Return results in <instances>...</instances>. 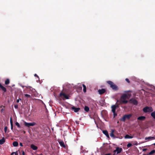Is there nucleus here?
Masks as SVG:
<instances>
[{
  "label": "nucleus",
  "mask_w": 155,
  "mask_h": 155,
  "mask_svg": "<svg viewBox=\"0 0 155 155\" xmlns=\"http://www.w3.org/2000/svg\"><path fill=\"white\" fill-rule=\"evenodd\" d=\"M14 107L16 109H17L18 108V105L17 104H16V105H14Z\"/></svg>",
  "instance_id": "obj_36"
},
{
  "label": "nucleus",
  "mask_w": 155,
  "mask_h": 155,
  "mask_svg": "<svg viewBox=\"0 0 155 155\" xmlns=\"http://www.w3.org/2000/svg\"><path fill=\"white\" fill-rule=\"evenodd\" d=\"M145 140H146L147 141H149L153 140H155V135L153 137L150 136L148 137H146L145 138Z\"/></svg>",
  "instance_id": "obj_8"
},
{
  "label": "nucleus",
  "mask_w": 155,
  "mask_h": 155,
  "mask_svg": "<svg viewBox=\"0 0 155 155\" xmlns=\"http://www.w3.org/2000/svg\"><path fill=\"white\" fill-rule=\"evenodd\" d=\"M126 119H127L126 118L125 116L124 115L122 117V118L120 119V120L123 122H125Z\"/></svg>",
  "instance_id": "obj_22"
},
{
  "label": "nucleus",
  "mask_w": 155,
  "mask_h": 155,
  "mask_svg": "<svg viewBox=\"0 0 155 155\" xmlns=\"http://www.w3.org/2000/svg\"><path fill=\"white\" fill-rule=\"evenodd\" d=\"M15 85H13L12 86H14Z\"/></svg>",
  "instance_id": "obj_51"
},
{
  "label": "nucleus",
  "mask_w": 155,
  "mask_h": 155,
  "mask_svg": "<svg viewBox=\"0 0 155 155\" xmlns=\"http://www.w3.org/2000/svg\"><path fill=\"white\" fill-rule=\"evenodd\" d=\"M153 87L154 88V89L155 88V87H154V86H153Z\"/></svg>",
  "instance_id": "obj_49"
},
{
  "label": "nucleus",
  "mask_w": 155,
  "mask_h": 155,
  "mask_svg": "<svg viewBox=\"0 0 155 155\" xmlns=\"http://www.w3.org/2000/svg\"><path fill=\"white\" fill-rule=\"evenodd\" d=\"M11 155H14V153H12L11 154Z\"/></svg>",
  "instance_id": "obj_45"
},
{
  "label": "nucleus",
  "mask_w": 155,
  "mask_h": 155,
  "mask_svg": "<svg viewBox=\"0 0 155 155\" xmlns=\"http://www.w3.org/2000/svg\"><path fill=\"white\" fill-rule=\"evenodd\" d=\"M122 96L120 97L119 102L120 103L127 104L129 99L132 96V91L130 90L125 91L124 92Z\"/></svg>",
  "instance_id": "obj_1"
},
{
  "label": "nucleus",
  "mask_w": 155,
  "mask_h": 155,
  "mask_svg": "<svg viewBox=\"0 0 155 155\" xmlns=\"http://www.w3.org/2000/svg\"><path fill=\"white\" fill-rule=\"evenodd\" d=\"M31 147L34 150H37L38 149V147L37 146L33 144L31 145Z\"/></svg>",
  "instance_id": "obj_17"
},
{
  "label": "nucleus",
  "mask_w": 155,
  "mask_h": 155,
  "mask_svg": "<svg viewBox=\"0 0 155 155\" xmlns=\"http://www.w3.org/2000/svg\"><path fill=\"white\" fill-rule=\"evenodd\" d=\"M122 150L121 148L117 147L115 150L114 151V155H116L117 154L120 153L122 151Z\"/></svg>",
  "instance_id": "obj_4"
},
{
  "label": "nucleus",
  "mask_w": 155,
  "mask_h": 155,
  "mask_svg": "<svg viewBox=\"0 0 155 155\" xmlns=\"http://www.w3.org/2000/svg\"><path fill=\"white\" fill-rule=\"evenodd\" d=\"M20 145L21 147H22L23 146L22 143H20Z\"/></svg>",
  "instance_id": "obj_41"
},
{
  "label": "nucleus",
  "mask_w": 155,
  "mask_h": 155,
  "mask_svg": "<svg viewBox=\"0 0 155 155\" xmlns=\"http://www.w3.org/2000/svg\"><path fill=\"white\" fill-rule=\"evenodd\" d=\"M21 87H22L23 88H24V87H25L24 86H21Z\"/></svg>",
  "instance_id": "obj_46"
},
{
  "label": "nucleus",
  "mask_w": 155,
  "mask_h": 155,
  "mask_svg": "<svg viewBox=\"0 0 155 155\" xmlns=\"http://www.w3.org/2000/svg\"><path fill=\"white\" fill-rule=\"evenodd\" d=\"M125 80L126 81H127L128 83H129L130 82L128 78H126L125 79Z\"/></svg>",
  "instance_id": "obj_35"
},
{
  "label": "nucleus",
  "mask_w": 155,
  "mask_h": 155,
  "mask_svg": "<svg viewBox=\"0 0 155 155\" xmlns=\"http://www.w3.org/2000/svg\"><path fill=\"white\" fill-rule=\"evenodd\" d=\"M106 91V90L105 89H99L98 91V92L99 93V94H100L101 95L104 93H105V92Z\"/></svg>",
  "instance_id": "obj_9"
},
{
  "label": "nucleus",
  "mask_w": 155,
  "mask_h": 155,
  "mask_svg": "<svg viewBox=\"0 0 155 155\" xmlns=\"http://www.w3.org/2000/svg\"><path fill=\"white\" fill-rule=\"evenodd\" d=\"M143 155H148V154H143Z\"/></svg>",
  "instance_id": "obj_48"
},
{
  "label": "nucleus",
  "mask_w": 155,
  "mask_h": 155,
  "mask_svg": "<svg viewBox=\"0 0 155 155\" xmlns=\"http://www.w3.org/2000/svg\"><path fill=\"white\" fill-rule=\"evenodd\" d=\"M134 144L135 145H137L138 144L137 143V141H135V143Z\"/></svg>",
  "instance_id": "obj_40"
},
{
  "label": "nucleus",
  "mask_w": 155,
  "mask_h": 155,
  "mask_svg": "<svg viewBox=\"0 0 155 155\" xmlns=\"http://www.w3.org/2000/svg\"><path fill=\"white\" fill-rule=\"evenodd\" d=\"M151 116L155 119V111L152 112L151 114Z\"/></svg>",
  "instance_id": "obj_25"
},
{
  "label": "nucleus",
  "mask_w": 155,
  "mask_h": 155,
  "mask_svg": "<svg viewBox=\"0 0 155 155\" xmlns=\"http://www.w3.org/2000/svg\"><path fill=\"white\" fill-rule=\"evenodd\" d=\"M105 155H110V153H109L107 154H105Z\"/></svg>",
  "instance_id": "obj_43"
},
{
  "label": "nucleus",
  "mask_w": 155,
  "mask_h": 155,
  "mask_svg": "<svg viewBox=\"0 0 155 155\" xmlns=\"http://www.w3.org/2000/svg\"><path fill=\"white\" fill-rule=\"evenodd\" d=\"M102 132L103 133V134L106 136L107 138H109V136L108 134V132L107 130H104Z\"/></svg>",
  "instance_id": "obj_12"
},
{
  "label": "nucleus",
  "mask_w": 155,
  "mask_h": 155,
  "mask_svg": "<svg viewBox=\"0 0 155 155\" xmlns=\"http://www.w3.org/2000/svg\"><path fill=\"white\" fill-rule=\"evenodd\" d=\"M0 88L2 89V90L4 92H6L7 90L6 88L3 86L2 85L0 86Z\"/></svg>",
  "instance_id": "obj_15"
},
{
  "label": "nucleus",
  "mask_w": 155,
  "mask_h": 155,
  "mask_svg": "<svg viewBox=\"0 0 155 155\" xmlns=\"http://www.w3.org/2000/svg\"><path fill=\"white\" fill-rule=\"evenodd\" d=\"M3 111H4V109L2 108L1 109V111L2 112Z\"/></svg>",
  "instance_id": "obj_44"
},
{
  "label": "nucleus",
  "mask_w": 155,
  "mask_h": 155,
  "mask_svg": "<svg viewBox=\"0 0 155 155\" xmlns=\"http://www.w3.org/2000/svg\"><path fill=\"white\" fill-rule=\"evenodd\" d=\"M15 125L18 127L20 128V125H19V124L18 122H16L15 123Z\"/></svg>",
  "instance_id": "obj_31"
},
{
  "label": "nucleus",
  "mask_w": 155,
  "mask_h": 155,
  "mask_svg": "<svg viewBox=\"0 0 155 155\" xmlns=\"http://www.w3.org/2000/svg\"><path fill=\"white\" fill-rule=\"evenodd\" d=\"M133 137V136H130L128 134H127L125 136L124 138L125 139H131Z\"/></svg>",
  "instance_id": "obj_18"
},
{
  "label": "nucleus",
  "mask_w": 155,
  "mask_h": 155,
  "mask_svg": "<svg viewBox=\"0 0 155 155\" xmlns=\"http://www.w3.org/2000/svg\"><path fill=\"white\" fill-rule=\"evenodd\" d=\"M7 129V127H5L4 128V131H5V133L6 132Z\"/></svg>",
  "instance_id": "obj_34"
},
{
  "label": "nucleus",
  "mask_w": 155,
  "mask_h": 155,
  "mask_svg": "<svg viewBox=\"0 0 155 155\" xmlns=\"http://www.w3.org/2000/svg\"><path fill=\"white\" fill-rule=\"evenodd\" d=\"M13 153H14V155H18V153L17 151L13 152Z\"/></svg>",
  "instance_id": "obj_33"
},
{
  "label": "nucleus",
  "mask_w": 155,
  "mask_h": 155,
  "mask_svg": "<svg viewBox=\"0 0 155 155\" xmlns=\"http://www.w3.org/2000/svg\"><path fill=\"white\" fill-rule=\"evenodd\" d=\"M84 110L87 112H88L89 110V108L87 106H85L84 107Z\"/></svg>",
  "instance_id": "obj_26"
},
{
  "label": "nucleus",
  "mask_w": 155,
  "mask_h": 155,
  "mask_svg": "<svg viewBox=\"0 0 155 155\" xmlns=\"http://www.w3.org/2000/svg\"><path fill=\"white\" fill-rule=\"evenodd\" d=\"M147 150V149H146V148H145V149H143L142 150V151H144L146 150Z\"/></svg>",
  "instance_id": "obj_38"
},
{
  "label": "nucleus",
  "mask_w": 155,
  "mask_h": 155,
  "mask_svg": "<svg viewBox=\"0 0 155 155\" xmlns=\"http://www.w3.org/2000/svg\"><path fill=\"white\" fill-rule=\"evenodd\" d=\"M21 100V99H18L17 100V103H18L19 102V100Z\"/></svg>",
  "instance_id": "obj_39"
},
{
  "label": "nucleus",
  "mask_w": 155,
  "mask_h": 155,
  "mask_svg": "<svg viewBox=\"0 0 155 155\" xmlns=\"http://www.w3.org/2000/svg\"><path fill=\"white\" fill-rule=\"evenodd\" d=\"M145 118L146 117L145 116H142L138 117L137 119L143 121L145 119Z\"/></svg>",
  "instance_id": "obj_14"
},
{
  "label": "nucleus",
  "mask_w": 155,
  "mask_h": 155,
  "mask_svg": "<svg viewBox=\"0 0 155 155\" xmlns=\"http://www.w3.org/2000/svg\"><path fill=\"white\" fill-rule=\"evenodd\" d=\"M10 83V80L9 79H7L6 81H5V84L6 85H7L8 84Z\"/></svg>",
  "instance_id": "obj_24"
},
{
  "label": "nucleus",
  "mask_w": 155,
  "mask_h": 155,
  "mask_svg": "<svg viewBox=\"0 0 155 155\" xmlns=\"http://www.w3.org/2000/svg\"><path fill=\"white\" fill-rule=\"evenodd\" d=\"M27 88H29L30 89V90L31 91H34V90H35V89H33L32 87H31L30 86H27V87H26Z\"/></svg>",
  "instance_id": "obj_27"
},
{
  "label": "nucleus",
  "mask_w": 155,
  "mask_h": 155,
  "mask_svg": "<svg viewBox=\"0 0 155 155\" xmlns=\"http://www.w3.org/2000/svg\"><path fill=\"white\" fill-rule=\"evenodd\" d=\"M143 111L144 113L150 112L153 110L151 107H146L143 109Z\"/></svg>",
  "instance_id": "obj_2"
},
{
  "label": "nucleus",
  "mask_w": 155,
  "mask_h": 155,
  "mask_svg": "<svg viewBox=\"0 0 155 155\" xmlns=\"http://www.w3.org/2000/svg\"><path fill=\"white\" fill-rule=\"evenodd\" d=\"M130 103H133L134 105H137L138 103V102L136 100L133 98H132L130 99Z\"/></svg>",
  "instance_id": "obj_10"
},
{
  "label": "nucleus",
  "mask_w": 155,
  "mask_h": 155,
  "mask_svg": "<svg viewBox=\"0 0 155 155\" xmlns=\"http://www.w3.org/2000/svg\"><path fill=\"white\" fill-rule=\"evenodd\" d=\"M82 86L83 87V92L84 93L86 92V87L85 85L84 84H83Z\"/></svg>",
  "instance_id": "obj_23"
},
{
  "label": "nucleus",
  "mask_w": 155,
  "mask_h": 155,
  "mask_svg": "<svg viewBox=\"0 0 155 155\" xmlns=\"http://www.w3.org/2000/svg\"><path fill=\"white\" fill-rule=\"evenodd\" d=\"M11 129L12 130V129H13V125H11Z\"/></svg>",
  "instance_id": "obj_42"
},
{
  "label": "nucleus",
  "mask_w": 155,
  "mask_h": 155,
  "mask_svg": "<svg viewBox=\"0 0 155 155\" xmlns=\"http://www.w3.org/2000/svg\"><path fill=\"white\" fill-rule=\"evenodd\" d=\"M37 155H42V154H38Z\"/></svg>",
  "instance_id": "obj_50"
},
{
  "label": "nucleus",
  "mask_w": 155,
  "mask_h": 155,
  "mask_svg": "<svg viewBox=\"0 0 155 155\" xmlns=\"http://www.w3.org/2000/svg\"><path fill=\"white\" fill-rule=\"evenodd\" d=\"M108 83L110 85V87L114 90L117 91L118 90V87L113 82L110 81H108Z\"/></svg>",
  "instance_id": "obj_3"
},
{
  "label": "nucleus",
  "mask_w": 155,
  "mask_h": 155,
  "mask_svg": "<svg viewBox=\"0 0 155 155\" xmlns=\"http://www.w3.org/2000/svg\"><path fill=\"white\" fill-rule=\"evenodd\" d=\"M153 144L155 146V143H154Z\"/></svg>",
  "instance_id": "obj_47"
},
{
  "label": "nucleus",
  "mask_w": 155,
  "mask_h": 155,
  "mask_svg": "<svg viewBox=\"0 0 155 155\" xmlns=\"http://www.w3.org/2000/svg\"><path fill=\"white\" fill-rule=\"evenodd\" d=\"M132 146V144L130 143H128V144L127 145V147L128 148Z\"/></svg>",
  "instance_id": "obj_30"
},
{
  "label": "nucleus",
  "mask_w": 155,
  "mask_h": 155,
  "mask_svg": "<svg viewBox=\"0 0 155 155\" xmlns=\"http://www.w3.org/2000/svg\"><path fill=\"white\" fill-rule=\"evenodd\" d=\"M127 119H129L132 116L131 114L125 115H124Z\"/></svg>",
  "instance_id": "obj_20"
},
{
  "label": "nucleus",
  "mask_w": 155,
  "mask_h": 155,
  "mask_svg": "<svg viewBox=\"0 0 155 155\" xmlns=\"http://www.w3.org/2000/svg\"><path fill=\"white\" fill-rule=\"evenodd\" d=\"M117 106L116 105H113L111 106L112 111L113 113L114 117H115L117 116V114L116 113V109L117 108Z\"/></svg>",
  "instance_id": "obj_5"
},
{
  "label": "nucleus",
  "mask_w": 155,
  "mask_h": 155,
  "mask_svg": "<svg viewBox=\"0 0 155 155\" xmlns=\"http://www.w3.org/2000/svg\"><path fill=\"white\" fill-rule=\"evenodd\" d=\"M60 96L63 99L65 98L66 99H68L69 96L68 95H67L64 93H61L60 94Z\"/></svg>",
  "instance_id": "obj_6"
},
{
  "label": "nucleus",
  "mask_w": 155,
  "mask_h": 155,
  "mask_svg": "<svg viewBox=\"0 0 155 155\" xmlns=\"http://www.w3.org/2000/svg\"><path fill=\"white\" fill-rule=\"evenodd\" d=\"M5 141V139L3 138L2 139L0 140V144H2L4 143Z\"/></svg>",
  "instance_id": "obj_19"
},
{
  "label": "nucleus",
  "mask_w": 155,
  "mask_h": 155,
  "mask_svg": "<svg viewBox=\"0 0 155 155\" xmlns=\"http://www.w3.org/2000/svg\"><path fill=\"white\" fill-rule=\"evenodd\" d=\"M114 130L113 129L111 130V132L110 134V137H112L114 138H115L114 135Z\"/></svg>",
  "instance_id": "obj_16"
},
{
  "label": "nucleus",
  "mask_w": 155,
  "mask_h": 155,
  "mask_svg": "<svg viewBox=\"0 0 155 155\" xmlns=\"http://www.w3.org/2000/svg\"><path fill=\"white\" fill-rule=\"evenodd\" d=\"M155 153V150H153L151 151L148 154L149 155H151L152 154H153Z\"/></svg>",
  "instance_id": "obj_28"
},
{
  "label": "nucleus",
  "mask_w": 155,
  "mask_h": 155,
  "mask_svg": "<svg viewBox=\"0 0 155 155\" xmlns=\"http://www.w3.org/2000/svg\"><path fill=\"white\" fill-rule=\"evenodd\" d=\"M58 143L61 147H63L64 148H65L66 146L63 141L62 140H60L58 141Z\"/></svg>",
  "instance_id": "obj_11"
},
{
  "label": "nucleus",
  "mask_w": 155,
  "mask_h": 155,
  "mask_svg": "<svg viewBox=\"0 0 155 155\" xmlns=\"http://www.w3.org/2000/svg\"><path fill=\"white\" fill-rule=\"evenodd\" d=\"M34 76L35 77H36L37 78H39L38 75L36 74H34Z\"/></svg>",
  "instance_id": "obj_37"
},
{
  "label": "nucleus",
  "mask_w": 155,
  "mask_h": 155,
  "mask_svg": "<svg viewBox=\"0 0 155 155\" xmlns=\"http://www.w3.org/2000/svg\"><path fill=\"white\" fill-rule=\"evenodd\" d=\"M13 145L14 147H17L18 145V143L17 141H15L13 143Z\"/></svg>",
  "instance_id": "obj_21"
},
{
  "label": "nucleus",
  "mask_w": 155,
  "mask_h": 155,
  "mask_svg": "<svg viewBox=\"0 0 155 155\" xmlns=\"http://www.w3.org/2000/svg\"><path fill=\"white\" fill-rule=\"evenodd\" d=\"M24 123L25 126L28 127H29L30 126H34L36 124L35 122L28 123L25 121Z\"/></svg>",
  "instance_id": "obj_7"
},
{
  "label": "nucleus",
  "mask_w": 155,
  "mask_h": 155,
  "mask_svg": "<svg viewBox=\"0 0 155 155\" xmlns=\"http://www.w3.org/2000/svg\"><path fill=\"white\" fill-rule=\"evenodd\" d=\"M24 96L25 97L27 98H30L31 97L30 95L27 94H25Z\"/></svg>",
  "instance_id": "obj_29"
},
{
  "label": "nucleus",
  "mask_w": 155,
  "mask_h": 155,
  "mask_svg": "<svg viewBox=\"0 0 155 155\" xmlns=\"http://www.w3.org/2000/svg\"><path fill=\"white\" fill-rule=\"evenodd\" d=\"M10 123L11 124V125H13V122L12 120V118L11 117L10 118Z\"/></svg>",
  "instance_id": "obj_32"
},
{
  "label": "nucleus",
  "mask_w": 155,
  "mask_h": 155,
  "mask_svg": "<svg viewBox=\"0 0 155 155\" xmlns=\"http://www.w3.org/2000/svg\"><path fill=\"white\" fill-rule=\"evenodd\" d=\"M71 109L73 110L75 112H78L80 110V108H76L74 107H72Z\"/></svg>",
  "instance_id": "obj_13"
}]
</instances>
